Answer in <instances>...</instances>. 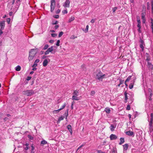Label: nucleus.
I'll return each instance as SVG.
<instances>
[{
    "label": "nucleus",
    "mask_w": 153,
    "mask_h": 153,
    "mask_svg": "<svg viewBox=\"0 0 153 153\" xmlns=\"http://www.w3.org/2000/svg\"><path fill=\"white\" fill-rule=\"evenodd\" d=\"M148 93H152V90L150 88H149L148 89Z\"/></svg>",
    "instance_id": "50"
},
{
    "label": "nucleus",
    "mask_w": 153,
    "mask_h": 153,
    "mask_svg": "<svg viewBox=\"0 0 153 153\" xmlns=\"http://www.w3.org/2000/svg\"><path fill=\"white\" fill-rule=\"evenodd\" d=\"M105 111L106 112V113L109 114L110 113L111 110L110 108H105Z\"/></svg>",
    "instance_id": "18"
},
{
    "label": "nucleus",
    "mask_w": 153,
    "mask_h": 153,
    "mask_svg": "<svg viewBox=\"0 0 153 153\" xmlns=\"http://www.w3.org/2000/svg\"><path fill=\"white\" fill-rule=\"evenodd\" d=\"M64 119V117H62V116L60 117L58 119L57 123H59L60 122V121L62 120H63Z\"/></svg>",
    "instance_id": "22"
},
{
    "label": "nucleus",
    "mask_w": 153,
    "mask_h": 153,
    "mask_svg": "<svg viewBox=\"0 0 153 153\" xmlns=\"http://www.w3.org/2000/svg\"><path fill=\"white\" fill-rule=\"evenodd\" d=\"M47 143V142L45 140L42 141L41 142V144L43 145H44Z\"/></svg>",
    "instance_id": "26"
},
{
    "label": "nucleus",
    "mask_w": 153,
    "mask_h": 153,
    "mask_svg": "<svg viewBox=\"0 0 153 153\" xmlns=\"http://www.w3.org/2000/svg\"><path fill=\"white\" fill-rule=\"evenodd\" d=\"M124 147V150H126L128 148V145L127 144H125L123 145Z\"/></svg>",
    "instance_id": "21"
},
{
    "label": "nucleus",
    "mask_w": 153,
    "mask_h": 153,
    "mask_svg": "<svg viewBox=\"0 0 153 153\" xmlns=\"http://www.w3.org/2000/svg\"><path fill=\"white\" fill-rule=\"evenodd\" d=\"M56 6L55 0H51V11L53 12Z\"/></svg>",
    "instance_id": "5"
},
{
    "label": "nucleus",
    "mask_w": 153,
    "mask_h": 153,
    "mask_svg": "<svg viewBox=\"0 0 153 153\" xmlns=\"http://www.w3.org/2000/svg\"><path fill=\"white\" fill-rule=\"evenodd\" d=\"M145 15L143 13L142 14V22L143 23H145L146 22V20L145 19Z\"/></svg>",
    "instance_id": "16"
},
{
    "label": "nucleus",
    "mask_w": 153,
    "mask_h": 153,
    "mask_svg": "<svg viewBox=\"0 0 153 153\" xmlns=\"http://www.w3.org/2000/svg\"><path fill=\"white\" fill-rule=\"evenodd\" d=\"M49 42L50 43H53L54 42V41L53 40H50L49 41Z\"/></svg>",
    "instance_id": "62"
},
{
    "label": "nucleus",
    "mask_w": 153,
    "mask_h": 153,
    "mask_svg": "<svg viewBox=\"0 0 153 153\" xmlns=\"http://www.w3.org/2000/svg\"><path fill=\"white\" fill-rule=\"evenodd\" d=\"M148 121L149 122V127L152 126H153V114L152 113H151L150 117H149Z\"/></svg>",
    "instance_id": "4"
},
{
    "label": "nucleus",
    "mask_w": 153,
    "mask_h": 153,
    "mask_svg": "<svg viewBox=\"0 0 153 153\" xmlns=\"http://www.w3.org/2000/svg\"><path fill=\"white\" fill-rule=\"evenodd\" d=\"M117 138V136L114 134H111L110 136V138L111 140H115Z\"/></svg>",
    "instance_id": "10"
},
{
    "label": "nucleus",
    "mask_w": 153,
    "mask_h": 153,
    "mask_svg": "<svg viewBox=\"0 0 153 153\" xmlns=\"http://www.w3.org/2000/svg\"><path fill=\"white\" fill-rule=\"evenodd\" d=\"M59 27V25H56L54 26V28L55 29H57L58 27Z\"/></svg>",
    "instance_id": "61"
},
{
    "label": "nucleus",
    "mask_w": 153,
    "mask_h": 153,
    "mask_svg": "<svg viewBox=\"0 0 153 153\" xmlns=\"http://www.w3.org/2000/svg\"><path fill=\"white\" fill-rule=\"evenodd\" d=\"M48 63V60L47 59H45L43 63V66L44 67L46 66Z\"/></svg>",
    "instance_id": "15"
},
{
    "label": "nucleus",
    "mask_w": 153,
    "mask_h": 153,
    "mask_svg": "<svg viewBox=\"0 0 153 153\" xmlns=\"http://www.w3.org/2000/svg\"><path fill=\"white\" fill-rule=\"evenodd\" d=\"M39 62V59H36L35 62H34L35 63H38Z\"/></svg>",
    "instance_id": "49"
},
{
    "label": "nucleus",
    "mask_w": 153,
    "mask_h": 153,
    "mask_svg": "<svg viewBox=\"0 0 153 153\" xmlns=\"http://www.w3.org/2000/svg\"><path fill=\"white\" fill-rule=\"evenodd\" d=\"M96 77L99 80H102V79L104 78H106V75L103 74L99 70H97L96 71Z\"/></svg>",
    "instance_id": "2"
},
{
    "label": "nucleus",
    "mask_w": 153,
    "mask_h": 153,
    "mask_svg": "<svg viewBox=\"0 0 153 153\" xmlns=\"http://www.w3.org/2000/svg\"><path fill=\"white\" fill-rule=\"evenodd\" d=\"M54 17L56 19H58L59 18V16L58 15H55L54 16Z\"/></svg>",
    "instance_id": "59"
},
{
    "label": "nucleus",
    "mask_w": 153,
    "mask_h": 153,
    "mask_svg": "<svg viewBox=\"0 0 153 153\" xmlns=\"http://www.w3.org/2000/svg\"><path fill=\"white\" fill-rule=\"evenodd\" d=\"M68 110L67 111V112H65L64 114V115L66 117H67L68 115Z\"/></svg>",
    "instance_id": "51"
},
{
    "label": "nucleus",
    "mask_w": 153,
    "mask_h": 153,
    "mask_svg": "<svg viewBox=\"0 0 153 153\" xmlns=\"http://www.w3.org/2000/svg\"><path fill=\"white\" fill-rule=\"evenodd\" d=\"M29 145V144L28 143H26L25 144V146H26V147L25 148V150H27L28 149Z\"/></svg>",
    "instance_id": "25"
},
{
    "label": "nucleus",
    "mask_w": 153,
    "mask_h": 153,
    "mask_svg": "<svg viewBox=\"0 0 153 153\" xmlns=\"http://www.w3.org/2000/svg\"><path fill=\"white\" fill-rule=\"evenodd\" d=\"M88 27L89 26L88 25H87L86 27V29L85 30H84V31L85 33H87L88 31Z\"/></svg>",
    "instance_id": "30"
},
{
    "label": "nucleus",
    "mask_w": 153,
    "mask_h": 153,
    "mask_svg": "<svg viewBox=\"0 0 153 153\" xmlns=\"http://www.w3.org/2000/svg\"><path fill=\"white\" fill-rule=\"evenodd\" d=\"M137 27H138V29H137V31L138 32L140 33H141V24H137Z\"/></svg>",
    "instance_id": "13"
},
{
    "label": "nucleus",
    "mask_w": 153,
    "mask_h": 153,
    "mask_svg": "<svg viewBox=\"0 0 153 153\" xmlns=\"http://www.w3.org/2000/svg\"><path fill=\"white\" fill-rule=\"evenodd\" d=\"M65 103L63 105H62V107L60 108H59V109H61V110L63 109L65 107Z\"/></svg>",
    "instance_id": "40"
},
{
    "label": "nucleus",
    "mask_w": 153,
    "mask_h": 153,
    "mask_svg": "<svg viewBox=\"0 0 153 153\" xmlns=\"http://www.w3.org/2000/svg\"><path fill=\"white\" fill-rule=\"evenodd\" d=\"M67 128L68 129L69 131L71 132V133H72V129H71V126L69 125L67 126Z\"/></svg>",
    "instance_id": "20"
},
{
    "label": "nucleus",
    "mask_w": 153,
    "mask_h": 153,
    "mask_svg": "<svg viewBox=\"0 0 153 153\" xmlns=\"http://www.w3.org/2000/svg\"><path fill=\"white\" fill-rule=\"evenodd\" d=\"M6 20L8 24H9L10 21V18H7L6 19Z\"/></svg>",
    "instance_id": "43"
},
{
    "label": "nucleus",
    "mask_w": 153,
    "mask_h": 153,
    "mask_svg": "<svg viewBox=\"0 0 153 153\" xmlns=\"http://www.w3.org/2000/svg\"><path fill=\"white\" fill-rule=\"evenodd\" d=\"M75 18L74 17L72 16L68 20V22H71L73 21L74 20Z\"/></svg>",
    "instance_id": "23"
},
{
    "label": "nucleus",
    "mask_w": 153,
    "mask_h": 153,
    "mask_svg": "<svg viewBox=\"0 0 153 153\" xmlns=\"http://www.w3.org/2000/svg\"><path fill=\"white\" fill-rule=\"evenodd\" d=\"M151 27H153V19H151Z\"/></svg>",
    "instance_id": "44"
},
{
    "label": "nucleus",
    "mask_w": 153,
    "mask_h": 153,
    "mask_svg": "<svg viewBox=\"0 0 153 153\" xmlns=\"http://www.w3.org/2000/svg\"><path fill=\"white\" fill-rule=\"evenodd\" d=\"M95 19H92L91 21V23H94L95 22Z\"/></svg>",
    "instance_id": "53"
},
{
    "label": "nucleus",
    "mask_w": 153,
    "mask_h": 153,
    "mask_svg": "<svg viewBox=\"0 0 153 153\" xmlns=\"http://www.w3.org/2000/svg\"><path fill=\"white\" fill-rule=\"evenodd\" d=\"M126 134L130 136H134V133L133 131H129L126 132Z\"/></svg>",
    "instance_id": "9"
},
{
    "label": "nucleus",
    "mask_w": 153,
    "mask_h": 153,
    "mask_svg": "<svg viewBox=\"0 0 153 153\" xmlns=\"http://www.w3.org/2000/svg\"><path fill=\"white\" fill-rule=\"evenodd\" d=\"M120 142L119 143V145H121L124 142V138L121 137L120 139Z\"/></svg>",
    "instance_id": "14"
},
{
    "label": "nucleus",
    "mask_w": 153,
    "mask_h": 153,
    "mask_svg": "<svg viewBox=\"0 0 153 153\" xmlns=\"http://www.w3.org/2000/svg\"><path fill=\"white\" fill-rule=\"evenodd\" d=\"M147 65L148 68L152 69L153 65L150 63L148 62Z\"/></svg>",
    "instance_id": "17"
},
{
    "label": "nucleus",
    "mask_w": 153,
    "mask_h": 153,
    "mask_svg": "<svg viewBox=\"0 0 153 153\" xmlns=\"http://www.w3.org/2000/svg\"><path fill=\"white\" fill-rule=\"evenodd\" d=\"M5 21H2L0 22V27L1 29H4L5 25Z\"/></svg>",
    "instance_id": "7"
},
{
    "label": "nucleus",
    "mask_w": 153,
    "mask_h": 153,
    "mask_svg": "<svg viewBox=\"0 0 153 153\" xmlns=\"http://www.w3.org/2000/svg\"><path fill=\"white\" fill-rule=\"evenodd\" d=\"M31 78V77H27V80H30Z\"/></svg>",
    "instance_id": "64"
},
{
    "label": "nucleus",
    "mask_w": 153,
    "mask_h": 153,
    "mask_svg": "<svg viewBox=\"0 0 153 153\" xmlns=\"http://www.w3.org/2000/svg\"><path fill=\"white\" fill-rule=\"evenodd\" d=\"M37 53V50L36 49H32L30 50L29 52L28 57V59L29 61H32L33 59Z\"/></svg>",
    "instance_id": "1"
},
{
    "label": "nucleus",
    "mask_w": 153,
    "mask_h": 153,
    "mask_svg": "<svg viewBox=\"0 0 153 153\" xmlns=\"http://www.w3.org/2000/svg\"><path fill=\"white\" fill-rule=\"evenodd\" d=\"M48 50L50 52H51L53 50V46H51L50 48H49Z\"/></svg>",
    "instance_id": "24"
},
{
    "label": "nucleus",
    "mask_w": 153,
    "mask_h": 153,
    "mask_svg": "<svg viewBox=\"0 0 153 153\" xmlns=\"http://www.w3.org/2000/svg\"><path fill=\"white\" fill-rule=\"evenodd\" d=\"M126 109H127V110H130V106L129 105H127V108H126Z\"/></svg>",
    "instance_id": "58"
},
{
    "label": "nucleus",
    "mask_w": 153,
    "mask_h": 153,
    "mask_svg": "<svg viewBox=\"0 0 153 153\" xmlns=\"http://www.w3.org/2000/svg\"><path fill=\"white\" fill-rule=\"evenodd\" d=\"M73 94L74 96H78L79 95V92L77 90H74L73 93Z\"/></svg>",
    "instance_id": "12"
},
{
    "label": "nucleus",
    "mask_w": 153,
    "mask_h": 153,
    "mask_svg": "<svg viewBox=\"0 0 153 153\" xmlns=\"http://www.w3.org/2000/svg\"><path fill=\"white\" fill-rule=\"evenodd\" d=\"M31 147L32 148L31 149V153H34V152L33 151V150L34 149V148L33 146V145H31Z\"/></svg>",
    "instance_id": "28"
},
{
    "label": "nucleus",
    "mask_w": 153,
    "mask_h": 153,
    "mask_svg": "<svg viewBox=\"0 0 153 153\" xmlns=\"http://www.w3.org/2000/svg\"><path fill=\"white\" fill-rule=\"evenodd\" d=\"M75 95H73L72 97V99L74 100H78L80 99V97Z\"/></svg>",
    "instance_id": "11"
},
{
    "label": "nucleus",
    "mask_w": 153,
    "mask_h": 153,
    "mask_svg": "<svg viewBox=\"0 0 153 153\" xmlns=\"http://www.w3.org/2000/svg\"><path fill=\"white\" fill-rule=\"evenodd\" d=\"M35 93L34 91L33 90H27L23 92V94L28 96H30Z\"/></svg>",
    "instance_id": "3"
},
{
    "label": "nucleus",
    "mask_w": 153,
    "mask_h": 153,
    "mask_svg": "<svg viewBox=\"0 0 153 153\" xmlns=\"http://www.w3.org/2000/svg\"><path fill=\"white\" fill-rule=\"evenodd\" d=\"M120 83L118 85V86L119 87L120 85L121 84H122L123 83V81H120Z\"/></svg>",
    "instance_id": "60"
},
{
    "label": "nucleus",
    "mask_w": 153,
    "mask_h": 153,
    "mask_svg": "<svg viewBox=\"0 0 153 153\" xmlns=\"http://www.w3.org/2000/svg\"><path fill=\"white\" fill-rule=\"evenodd\" d=\"M3 29H1V28L0 29V36L3 33V31L2 30Z\"/></svg>",
    "instance_id": "56"
},
{
    "label": "nucleus",
    "mask_w": 153,
    "mask_h": 153,
    "mask_svg": "<svg viewBox=\"0 0 153 153\" xmlns=\"http://www.w3.org/2000/svg\"><path fill=\"white\" fill-rule=\"evenodd\" d=\"M49 52H50L48 50L47 51H46L45 52V55H47L49 53Z\"/></svg>",
    "instance_id": "46"
},
{
    "label": "nucleus",
    "mask_w": 153,
    "mask_h": 153,
    "mask_svg": "<svg viewBox=\"0 0 153 153\" xmlns=\"http://www.w3.org/2000/svg\"><path fill=\"white\" fill-rule=\"evenodd\" d=\"M143 45V44H140V47L142 48V50H143L144 49V47Z\"/></svg>",
    "instance_id": "41"
},
{
    "label": "nucleus",
    "mask_w": 153,
    "mask_h": 153,
    "mask_svg": "<svg viewBox=\"0 0 153 153\" xmlns=\"http://www.w3.org/2000/svg\"><path fill=\"white\" fill-rule=\"evenodd\" d=\"M117 9V7H113L112 9L113 12L114 13L115 11Z\"/></svg>",
    "instance_id": "34"
},
{
    "label": "nucleus",
    "mask_w": 153,
    "mask_h": 153,
    "mask_svg": "<svg viewBox=\"0 0 153 153\" xmlns=\"http://www.w3.org/2000/svg\"><path fill=\"white\" fill-rule=\"evenodd\" d=\"M70 1L69 0H65L63 4V6L65 7H69L70 6Z\"/></svg>",
    "instance_id": "6"
},
{
    "label": "nucleus",
    "mask_w": 153,
    "mask_h": 153,
    "mask_svg": "<svg viewBox=\"0 0 153 153\" xmlns=\"http://www.w3.org/2000/svg\"><path fill=\"white\" fill-rule=\"evenodd\" d=\"M51 35L53 37H55L57 36V34L55 33H51Z\"/></svg>",
    "instance_id": "45"
},
{
    "label": "nucleus",
    "mask_w": 153,
    "mask_h": 153,
    "mask_svg": "<svg viewBox=\"0 0 153 153\" xmlns=\"http://www.w3.org/2000/svg\"><path fill=\"white\" fill-rule=\"evenodd\" d=\"M63 34V32L62 31L59 33V37H61L62 35Z\"/></svg>",
    "instance_id": "39"
},
{
    "label": "nucleus",
    "mask_w": 153,
    "mask_h": 153,
    "mask_svg": "<svg viewBox=\"0 0 153 153\" xmlns=\"http://www.w3.org/2000/svg\"><path fill=\"white\" fill-rule=\"evenodd\" d=\"M60 11V10L59 9H58L56 11V14L59 13Z\"/></svg>",
    "instance_id": "54"
},
{
    "label": "nucleus",
    "mask_w": 153,
    "mask_h": 153,
    "mask_svg": "<svg viewBox=\"0 0 153 153\" xmlns=\"http://www.w3.org/2000/svg\"><path fill=\"white\" fill-rule=\"evenodd\" d=\"M95 94V92L94 91H92L91 92V95L93 96Z\"/></svg>",
    "instance_id": "37"
},
{
    "label": "nucleus",
    "mask_w": 153,
    "mask_h": 153,
    "mask_svg": "<svg viewBox=\"0 0 153 153\" xmlns=\"http://www.w3.org/2000/svg\"><path fill=\"white\" fill-rule=\"evenodd\" d=\"M28 138L30 139V140H33V137H32L30 135H28Z\"/></svg>",
    "instance_id": "52"
},
{
    "label": "nucleus",
    "mask_w": 153,
    "mask_h": 153,
    "mask_svg": "<svg viewBox=\"0 0 153 153\" xmlns=\"http://www.w3.org/2000/svg\"><path fill=\"white\" fill-rule=\"evenodd\" d=\"M116 125L114 124H111L110 126V130L111 131H114V129L116 127Z\"/></svg>",
    "instance_id": "8"
},
{
    "label": "nucleus",
    "mask_w": 153,
    "mask_h": 153,
    "mask_svg": "<svg viewBox=\"0 0 153 153\" xmlns=\"http://www.w3.org/2000/svg\"><path fill=\"white\" fill-rule=\"evenodd\" d=\"M48 45L47 44H46L45 45V46H44L43 48V49L44 50H45L46 49H47L48 48Z\"/></svg>",
    "instance_id": "32"
},
{
    "label": "nucleus",
    "mask_w": 153,
    "mask_h": 153,
    "mask_svg": "<svg viewBox=\"0 0 153 153\" xmlns=\"http://www.w3.org/2000/svg\"><path fill=\"white\" fill-rule=\"evenodd\" d=\"M137 24H141V22L139 18L138 17H137Z\"/></svg>",
    "instance_id": "31"
},
{
    "label": "nucleus",
    "mask_w": 153,
    "mask_h": 153,
    "mask_svg": "<svg viewBox=\"0 0 153 153\" xmlns=\"http://www.w3.org/2000/svg\"><path fill=\"white\" fill-rule=\"evenodd\" d=\"M135 79H134L133 80H131V83L130 85H132L133 86H134V83L135 82Z\"/></svg>",
    "instance_id": "33"
},
{
    "label": "nucleus",
    "mask_w": 153,
    "mask_h": 153,
    "mask_svg": "<svg viewBox=\"0 0 153 153\" xmlns=\"http://www.w3.org/2000/svg\"><path fill=\"white\" fill-rule=\"evenodd\" d=\"M60 41L59 40H58L57 42V43H56V45L57 46H59V44L60 43Z\"/></svg>",
    "instance_id": "47"
},
{
    "label": "nucleus",
    "mask_w": 153,
    "mask_h": 153,
    "mask_svg": "<svg viewBox=\"0 0 153 153\" xmlns=\"http://www.w3.org/2000/svg\"><path fill=\"white\" fill-rule=\"evenodd\" d=\"M133 86L132 85H130L129 86V87L130 89H131L133 87Z\"/></svg>",
    "instance_id": "55"
},
{
    "label": "nucleus",
    "mask_w": 153,
    "mask_h": 153,
    "mask_svg": "<svg viewBox=\"0 0 153 153\" xmlns=\"http://www.w3.org/2000/svg\"><path fill=\"white\" fill-rule=\"evenodd\" d=\"M15 70L17 71H19L21 70V67L19 65H18L15 68Z\"/></svg>",
    "instance_id": "19"
},
{
    "label": "nucleus",
    "mask_w": 153,
    "mask_h": 153,
    "mask_svg": "<svg viewBox=\"0 0 153 153\" xmlns=\"http://www.w3.org/2000/svg\"><path fill=\"white\" fill-rule=\"evenodd\" d=\"M152 10L153 11V0H152L151 1Z\"/></svg>",
    "instance_id": "57"
},
{
    "label": "nucleus",
    "mask_w": 153,
    "mask_h": 153,
    "mask_svg": "<svg viewBox=\"0 0 153 153\" xmlns=\"http://www.w3.org/2000/svg\"><path fill=\"white\" fill-rule=\"evenodd\" d=\"M58 23V22L57 21H56L55 22H53L52 24L53 25H56Z\"/></svg>",
    "instance_id": "48"
},
{
    "label": "nucleus",
    "mask_w": 153,
    "mask_h": 153,
    "mask_svg": "<svg viewBox=\"0 0 153 153\" xmlns=\"http://www.w3.org/2000/svg\"><path fill=\"white\" fill-rule=\"evenodd\" d=\"M37 65H38L37 63H35L34 62V63L33 64V65H32V67L33 68L36 67V66H37Z\"/></svg>",
    "instance_id": "38"
},
{
    "label": "nucleus",
    "mask_w": 153,
    "mask_h": 153,
    "mask_svg": "<svg viewBox=\"0 0 153 153\" xmlns=\"http://www.w3.org/2000/svg\"><path fill=\"white\" fill-rule=\"evenodd\" d=\"M61 109H59L57 110H54L53 111V112L54 113H58L60 111Z\"/></svg>",
    "instance_id": "29"
},
{
    "label": "nucleus",
    "mask_w": 153,
    "mask_h": 153,
    "mask_svg": "<svg viewBox=\"0 0 153 153\" xmlns=\"http://www.w3.org/2000/svg\"><path fill=\"white\" fill-rule=\"evenodd\" d=\"M125 100H127L128 99V98H127V93H125Z\"/></svg>",
    "instance_id": "42"
},
{
    "label": "nucleus",
    "mask_w": 153,
    "mask_h": 153,
    "mask_svg": "<svg viewBox=\"0 0 153 153\" xmlns=\"http://www.w3.org/2000/svg\"><path fill=\"white\" fill-rule=\"evenodd\" d=\"M62 13H63V14H66V13H68V11H67V9H65L64 10H63L62 11Z\"/></svg>",
    "instance_id": "36"
},
{
    "label": "nucleus",
    "mask_w": 153,
    "mask_h": 153,
    "mask_svg": "<svg viewBox=\"0 0 153 153\" xmlns=\"http://www.w3.org/2000/svg\"><path fill=\"white\" fill-rule=\"evenodd\" d=\"M131 77V76H129L126 80V82H128L130 80Z\"/></svg>",
    "instance_id": "27"
},
{
    "label": "nucleus",
    "mask_w": 153,
    "mask_h": 153,
    "mask_svg": "<svg viewBox=\"0 0 153 153\" xmlns=\"http://www.w3.org/2000/svg\"><path fill=\"white\" fill-rule=\"evenodd\" d=\"M97 151L98 153H103V152L101 150H97Z\"/></svg>",
    "instance_id": "63"
},
{
    "label": "nucleus",
    "mask_w": 153,
    "mask_h": 153,
    "mask_svg": "<svg viewBox=\"0 0 153 153\" xmlns=\"http://www.w3.org/2000/svg\"><path fill=\"white\" fill-rule=\"evenodd\" d=\"M149 94V100H152V98L151 97L152 95V93H148Z\"/></svg>",
    "instance_id": "35"
}]
</instances>
